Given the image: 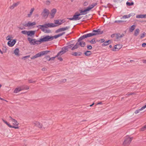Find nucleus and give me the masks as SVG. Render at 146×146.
<instances>
[{
    "instance_id": "nucleus-18",
    "label": "nucleus",
    "mask_w": 146,
    "mask_h": 146,
    "mask_svg": "<svg viewBox=\"0 0 146 146\" xmlns=\"http://www.w3.org/2000/svg\"><path fill=\"white\" fill-rule=\"evenodd\" d=\"M121 48V46L120 45H115L114 46V48L113 49V51H116L118 50Z\"/></svg>"
},
{
    "instance_id": "nucleus-12",
    "label": "nucleus",
    "mask_w": 146,
    "mask_h": 146,
    "mask_svg": "<svg viewBox=\"0 0 146 146\" xmlns=\"http://www.w3.org/2000/svg\"><path fill=\"white\" fill-rule=\"evenodd\" d=\"M47 52H48V51H42L39 53H37V54H36L35 55L36 56V58H37L38 57H40L41 56H42L43 55H45V54L47 53Z\"/></svg>"
},
{
    "instance_id": "nucleus-30",
    "label": "nucleus",
    "mask_w": 146,
    "mask_h": 146,
    "mask_svg": "<svg viewBox=\"0 0 146 146\" xmlns=\"http://www.w3.org/2000/svg\"><path fill=\"white\" fill-rule=\"evenodd\" d=\"M139 29H136L135 31L134 35L135 36H137L139 34Z\"/></svg>"
},
{
    "instance_id": "nucleus-55",
    "label": "nucleus",
    "mask_w": 146,
    "mask_h": 146,
    "mask_svg": "<svg viewBox=\"0 0 146 146\" xmlns=\"http://www.w3.org/2000/svg\"><path fill=\"white\" fill-rule=\"evenodd\" d=\"M145 129H146V125L144 126V127L141 129V130L143 131Z\"/></svg>"
},
{
    "instance_id": "nucleus-1",
    "label": "nucleus",
    "mask_w": 146,
    "mask_h": 146,
    "mask_svg": "<svg viewBox=\"0 0 146 146\" xmlns=\"http://www.w3.org/2000/svg\"><path fill=\"white\" fill-rule=\"evenodd\" d=\"M56 26L53 23H46L42 25H38L37 27L44 33H51V31L49 29H45L56 27Z\"/></svg>"
},
{
    "instance_id": "nucleus-6",
    "label": "nucleus",
    "mask_w": 146,
    "mask_h": 146,
    "mask_svg": "<svg viewBox=\"0 0 146 146\" xmlns=\"http://www.w3.org/2000/svg\"><path fill=\"white\" fill-rule=\"evenodd\" d=\"M49 13V10L46 9H44L42 12L41 15L44 18L46 19L48 17Z\"/></svg>"
},
{
    "instance_id": "nucleus-43",
    "label": "nucleus",
    "mask_w": 146,
    "mask_h": 146,
    "mask_svg": "<svg viewBox=\"0 0 146 146\" xmlns=\"http://www.w3.org/2000/svg\"><path fill=\"white\" fill-rule=\"evenodd\" d=\"M124 21H123L122 20H116L114 21V23H122L124 22Z\"/></svg>"
},
{
    "instance_id": "nucleus-8",
    "label": "nucleus",
    "mask_w": 146,
    "mask_h": 146,
    "mask_svg": "<svg viewBox=\"0 0 146 146\" xmlns=\"http://www.w3.org/2000/svg\"><path fill=\"white\" fill-rule=\"evenodd\" d=\"M41 39L42 42H47L53 40V37L50 36H44L42 38H41Z\"/></svg>"
},
{
    "instance_id": "nucleus-51",
    "label": "nucleus",
    "mask_w": 146,
    "mask_h": 146,
    "mask_svg": "<svg viewBox=\"0 0 146 146\" xmlns=\"http://www.w3.org/2000/svg\"><path fill=\"white\" fill-rule=\"evenodd\" d=\"M60 32H61L60 28L56 30V33H58Z\"/></svg>"
},
{
    "instance_id": "nucleus-34",
    "label": "nucleus",
    "mask_w": 146,
    "mask_h": 146,
    "mask_svg": "<svg viewBox=\"0 0 146 146\" xmlns=\"http://www.w3.org/2000/svg\"><path fill=\"white\" fill-rule=\"evenodd\" d=\"M70 27L69 26H67L63 28H60L61 31H64L66 30H68L69 29Z\"/></svg>"
},
{
    "instance_id": "nucleus-13",
    "label": "nucleus",
    "mask_w": 146,
    "mask_h": 146,
    "mask_svg": "<svg viewBox=\"0 0 146 146\" xmlns=\"http://www.w3.org/2000/svg\"><path fill=\"white\" fill-rule=\"evenodd\" d=\"M56 9L55 8L52 9L51 10V13H50V15L51 16V18H54L55 13L56 12Z\"/></svg>"
},
{
    "instance_id": "nucleus-46",
    "label": "nucleus",
    "mask_w": 146,
    "mask_h": 146,
    "mask_svg": "<svg viewBox=\"0 0 146 146\" xmlns=\"http://www.w3.org/2000/svg\"><path fill=\"white\" fill-rule=\"evenodd\" d=\"M87 47L88 49L89 50H91L92 48V47L90 45H88Z\"/></svg>"
},
{
    "instance_id": "nucleus-31",
    "label": "nucleus",
    "mask_w": 146,
    "mask_h": 146,
    "mask_svg": "<svg viewBox=\"0 0 146 146\" xmlns=\"http://www.w3.org/2000/svg\"><path fill=\"white\" fill-rule=\"evenodd\" d=\"M42 42L41 40V38L39 40H36L35 39V41L34 42H35V44H41V42Z\"/></svg>"
},
{
    "instance_id": "nucleus-4",
    "label": "nucleus",
    "mask_w": 146,
    "mask_h": 146,
    "mask_svg": "<svg viewBox=\"0 0 146 146\" xmlns=\"http://www.w3.org/2000/svg\"><path fill=\"white\" fill-rule=\"evenodd\" d=\"M73 45V44H71L70 45L63 47L62 48L61 50L56 55V56H61L65 53L68 50V49L72 47Z\"/></svg>"
},
{
    "instance_id": "nucleus-24",
    "label": "nucleus",
    "mask_w": 146,
    "mask_h": 146,
    "mask_svg": "<svg viewBox=\"0 0 146 146\" xmlns=\"http://www.w3.org/2000/svg\"><path fill=\"white\" fill-rule=\"evenodd\" d=\"M65 33V32H63L57 35H55L54 36H53V39L54 38L56 39V38H58V37H59L61 36H62Z\"/></svg>"
},
{
    "instance_id": "nucleus-32",
    "label": "nucleus",
    "mask_w": 146,
    "mask_h": 146,
    "mask_svg": "<svg viewBox=\"0 0 146 146\" xmlns=\"http://www.w3.org/2000/svg\"><path fill=\"white\" fill-rule=\"evenodd\" d=\"M84 54L86 56H89L91 54L92 52L90 51H87L85 52Z\"/></svg>"
},
{
    "instance_id": "nucleus-17",
    "label": "nucleus",
    "mask_w": 146,
    "mask_h": 146,
    "mask_svg": "<svg viewBox=\"0 0 146 146\" xmlns=\"http://www.w3.org/2000/svg\"><path fill=\"white\" fill-rule=\"evenodd\" d=\"M79 38L78 39V42L79 45H80L82 47H84L85 46L86 43L85 42H81V41L82 40H81L79 41Z\"/></svg>"
},
{
    "instance_id": "nucleus-49",
    "label": "nucleus",
    "mask_w": 146,
    "mask_h": 146,
    "mask_svg": "<svg viewBox=\"0 0 146 146\" xmlns=\"http://www.w3.org/2000/svg\"><path fill=\"white\" fill-rule=\"evenodd\" d=\"M30 57V55H28V56H24L22 58L23 59H24V60H25V58H29V57Z\"/></svg>"
},
{
    "instance_id": "nucleus-60",
    "label": "nucleus",
    "mask_w": 146,
    "mask_h": 146,
    "mask_svg": "<svg viewBox=\"0 0 146 146\" xmlns=\"http://www.w3.org/2000/svg\"><path fill=\"white\" fill-rule=\"evenodd\" d=\"M115 35V34H113L111 35V37L112 38H113Z\"/></svg>"
},
{
    "instance_id": "nucleus-35",
    "label": "nucleus",
    "mask_w": 146,
    "mask_h": 146,
    "mask_svg": "<svg viewBox=\"0 0 146 146\" xmlns=\"http://www.w3.org/2000/svg\"><path fill=\"white\" fill-rule=\"evenodd\" d=\"M144 15H139L136 16V17L137 18H145Z\"/></svg>"
},
{
    "instance_id": "nucleus-25",
    "label": "nucleus",
    "mask_w": 146,
    "mask_h": 146,
    "mask_svg": "<svg viewBox=\"0 0 146 146\" xmlns=\"http://www.w3.org/2000/svg\"><path fill=\"white\" fill-rule=\"evenodd\" d=\"M86 14V13L85 11H84V10H81L80 11V13H78V16H80L82 15H85Z\"/></svg>"
},
{
    "instance_id": "nucleus-47",
    "label": "nucleus",
    "mask_w": 146,
    "mask_h": 146,
    "mask_svg": "<svg viewBox=\"0 0 146 146\" xmlns=\"http://www.w3.org/2000/svg\"><path fill=\"white\" fill-rule=\"evenodd\" d=\"M145 33L144 32L140 36V38H142L143 37H144L145 35Z\"/></svg>"
},
{
    "instance_id": "nucleus-20",
    "label": "nucleus",
    "mask_w": 146,
    "mask_h": 146,
    "mask_svg": "<svg viewBox=\"0 0 146 146\" xmlns=\"http://www.w3.org/2000/svg\"><path fill=\"white\" fill-rule=\"evenodd\" d=\"M115 36L116 39H118L119 38H120L123 37L124 36V35L123 34H120L119 33H117L115 34Z\"/></svg>"
},
{
    "instance_id": "nucleus-48",
    "label": "nucleus",
    "mask_w": 146,
    "mask_h": 146,
    "mask_svg": "<svg viewBox=\"0 0 146 146\" xmlns=\"http://www.w3.org/2000/svg\"><path fill=\"white\" fill-rule=\"evenodd\" d=\"M24 86V90L25 89V90H27L29 89V87L28 86Z\"/></svg>"
},
{
    "instance_id": "nucleus-37",
    "label": "nucleus",
    "mask_w": 146,
    "mask_h": 146,
    "mask_svg": "<svg viewBox=\"0 0 146 146\" xmlns=\"http://www.w3.org/2000/svg\"><path fill=\"white\" fill-rule=\"evenodd\" d=\"M135 25H132L129 29V31L131 32H132L135 28Z\"/></svg>"
},
{
    "instance_id": "nucleus-54",
    "label": "nucleus",
    "mask_w": 146,
    "mask_h": 146,
    "mask_svg": "<svg viewBox=\"0 0 146 146\" xmlns=\"http://www.w3.org/2000/svg\"><path fill=\"white\" fill-rule=\"evenodd\" d=\"M146 46V43H144L142 44V46L143 47H145Z\"/></svg>"
},
{
    "instance_id": "nucleus-42",
    "label": "nucleus",
    "mask_w": 146,
    "mask_h": 146,
    "mask_svg": "<svg viewBox=\"0 0 146 146\" xmlns=\"http://www.w3.org/2000/svg\"><path fill=\"white\" fill-rule=\"evenodd\" d=\"M28 31H27L26 30H23L22 31L21 33H22L24 34V35H28Z\"/></svg>"
},
{
    "instance_id": "nucleus-59",
    "label": "nucleus",
    "mask_w": 146,
    "mask_h": 146,
    "mask_svg": "<svg viewBox=\"0 0 146 146\" xmlns=\"http://www.w3.org/2000/svg\"><path fill=\"white\" fill-rule=\"evenodd\" d=\"M97 5V3H94L93 4H92L93 7H94L95 6H96Z\"/></svg>"
},
{
    "instance_id": "nucleus-36",
    "label": "nucleus",
    "mask_w": 146,
    "mask_h": 146,
    "mask_svg": "<svg viewBox=\"0 0 146 146\" xmlns=\"http://www.w3.org/2000/svg\"><path fill=\"white\" fill-rule=\"evenodd\" d=\"M78 42H77L76 44L72 48V50H73L76 49H77L78 47Z\"/></svg>"
},
{
    "instance_id": "nucleus-52",
    "label": "nucleus",
    "mask_w": 146,
    "mask_h": 146,
    "mask_svg": "<svg viewBox=\"0 0 146 146\" xmlns=\"http://www.w3.org/2000/svg\"><path fill=\"white\" fill-rule=\"evenodd\" d=\"M58 59L60 61H62L63 60L62 58L61 57H58Z\"/></svg>"
},
{
    "instance_id": "nucleus-29",
    "label": "nucleus",
    "mask_w": 146,
    "mask_h": 146,
    "mask_svg": "<svg viewBox=\"0 0 146 146\" xmlns=\"http://www.w3.org/2000/svg\"><path fill=\"white\" fill-rule=\"evenodd\" d=\"M54 24H55V25H56V26H57L58 25H61L62 23L61 22H60L59 20H56L54 21Z\"/></svg>"
},
{
    "instance_id": "nucleus-58",
    "label": "nucleus",
    "mask_w": 146,
    "mask_h": 146,
    "mask_svg": "<svg viewBox=\"0 0 146 146\" xmlns=\"http://www.w3.org/2000/svg\"><path fill=\"white\" fill-rule=\"evenodd\" d=\"M99 41H101V42L102 43L103 42H104L105 40L104 39H101L100 40H99Z\"/></svg>"
},
{
    "instance_id": "nucleus-2",
    "label": "nucleus",
    "mask_w": 146,
    "mask_h": 146,
    "mask_svg": "<svg viewBox=\"0 0 146 146\" xmlns=\"http://www.w3.org/2000/svg\"><path fill=\"white\" fill-rule=\"evenodd\" d=\"M103 31H101L100 29H99L96 30H94L92 31V33L84 35L80 37L79 39V41L84 39L86 38L91 37L93 36L102 34L103 33Z\"/></svg>"
},
{
    "instance_id": "nucleus-9",
    "label": "nucleus",
    "mask_w": 146,
    "mask_h": 146,
    "mask_svg": "<svg viewBox=\"0 0 146 146\" xmlns=\"http://www.w3.org/2000/svg\"><path fill=\"white\" fill-rule=\"evenodd\" d=\"M82 18L79 17L78 15V13H76L72 17L68 18V19L71 21H78L80 19Z\"/></svg>"
},
{
    "instance_id": "nucleus-7",
    "label": "nucleus",
    "mask_w": 146,
    "mask_h": 146,
    "mask_svg": "<svg viewBox=\"0 0 146 146\" xmlns=\"http://www.w3.org/2000/svg\"><path fill=\"white\" fill-rule=\"evenodd\" d=\"M35 125L38 127L39 128H42V126H43L44 128L47 127L48 126V124L46 123H43L42 125V124H40L39 122L37 121H35L34 123Z\"/></svg>"
},
{
    "instance_id": "nucleus-33",
    "label": "nucleus",
    "mask_w": 146,
    "mask_h": 146,
    "mask_svg": "<svg viewBox=\"0 0 146 146\" xmlns=\"http://www.w3.org/2000/svg\"><path fill=\"white\" fill-rule=\"evenodd\" d=\"M7 125L9 127H11V128H14L16 129H18L19 128V127L18 126H12V125H11L8 123Z\"/></svg>"
},
{
    "instance_id": "nucleus-53",
    "label": "nucleus",
    "mask_w": 146,
    "mask_h": 146,
    "mask_svg": "<svg viewBox=\"0 0 146 146\" xmlns=\"http://www.w3.org/2000/svg\"><path fill=\"white\" fill-rule=\"evenodd\" d=\"M29 82L30 83H35V81H33L32 79L30 80H29Z\"/></svg>"
},
{
    "instance_id": "nucleus-39",
    "label": "nucleus",
    "mask_w": 146,
    "mask_h": 146,
    "mask_svg": "<svg viewBox=\"0 0 146 146\" xmlns=\"http://www.w3.org/2000/svg\"><path fill=\"white\" fill-rule=\"evenodd\" d=\"M130 17V16H129V15H123L122 17L121 18V19H127L129 18Z\"/></svg>"
},
{
    "instance_id": "nucleus-28",
    "label": "nucleus",
    "mask_w": 146,
    "mask_h": 146,
    "mask_svg": "<svg viewBox=\"0 0 146 146\" xmlns=\"http://www.w3.org/2000/svg\"><path fill=\"white\" fill-rule=\"evenodd\" d=\"M111 42V40H109L108 41L104 42L102 44V46H107L109 44H110Z\"/></svg>"
},
{
    "instance_id": "nucleus-16",
    "label": "nucleus",
    "mask_w": 146,
    "mask_h": 146,
    "mask_svg": "<svg viewBox=\"0 0 146 146\" xmlns=\"http://www.w3.org/2000/svg\"><path fill=\"white\" fill-rule=\"evenodd\" d=\"M27 39L31 45L35 44V42H34L35 41V39H32L29 37H28Z\"/></svg>"
},
{
    "instance_id": "nucleus-56",
    "label": "nucleus",
    "mask_w": 146,
    "mask_h": 146,
    "mask_svg": "<svg viewBox=\"0 0 146 146\" xmlns=\"http://www.w3.org/2000/svg\"><path fill=\"white\" fill-rule=\"evenodd\" d=\"M37 58L36 56V55H35V56H33V57H32L31 58V59H35V58Z\"/></svg>"
},
{
    "instance_id": "nucleus-40",
    "label": "nucleus",
    "mask_w": 146,
    "mask_h": 146,
    "mask_svg": "<svg viewBox=\"0 0 146 146\" xmlns=\"http://www.w3.org/2000/svg\"><path fill=\"white\" fill-rule=\"evenodd\" d=\"M89 42L92 44H94L96 42L95 38H93Z\"/></svg>"
},
{
    "instance_id": "nucleus-41",
    "label": "nucleus",
    "mask_w": 146,
    "mask_h": 146,
    "mask_svg": "<svg viewBox=\"0 0 146 146\" xmlns=\"http://www.w3.org/2000/svg\"><path fill=\"white\" fill-rule=\"evenodd\" d=\"M126 4L127 5L131 6V5H133L134 4V3L133 2H130L127 1L126 2Z\"/></svg>"
},
{
    "instance_id": "nucleus-64",
    "label": "nucleus",
    "mask_w": 146,
    "mask_h": 146,
    "mask_svg": "<svg viewBox=\"0 0 146 146\" xmlns=\"http://www.w3.org/2000/svg\"><path fill=\"white\" fill-rule=\"evenodd\" d=\"M102 102H99L97 104L98 105H99V104H102Z\"/></svg>"
},
{
    "instance_id": "nucleus-10",
    "label": "nucleus",
    "mask_w": 146,
    "mask_h": 146,
    "mask_svg": "<svg viewBox=\"0 0 146 146\" xmlns=\"http://www.w3.org/2000/svg\"><path fill=\"white\" fill-rule=\"evenodd\" d=\"M16 42V40L15 39H13L9 41L7 44L10 47L13 46Z\"/></svg>"
},
{
    "instance_id": "nucleus-19",
    "label": "nucleus",
    "mask_w": 146,
    "mask_h": 146,
    "mask_svg": "<svg viewBox=\"0 0 146 146\" xmlns=\"http://www.w3.org/2000/svg\"><path fill=\"white\" fill-rule=\"evenodd\" d=\"M145 108H146V104L142 107L140 109L136 110L135 112V113L137 114L140 111L143 110Z\"/></svg>"
},
{
    "instance_id": "nucleus-5",
    "label": "nucleus",
    "mask_w": 146,
    "mask_h": 146,
    "mask_svg": "<svg viewBox=\"0 0 146 146\" xmlns=\"http://www.w3.org/2000/svg\"><path fill=\"white\" fill-rule=\"evenodd\" d=\"M133 139V137H130L129 136H126L123 143V146H128Z\"/></svg>"
},
{
    "instance_id": "nucleus-44",
    "label": "nucleus",
    "mask_w": 146,
    "mask_h": 146,
    "mask_svg": "<svg viewBox=\"0 0 146 146\" xmlns=\"http://www.w3.org/2000/svg\"><path fill=\"white\" fill-rule=\"evenodd\" d=\"M12 38L10 36H8L6 37V39L7 40H11V38Z\"/></svg>"
},
{
    "instance_id": "nucleus-57",
    "label": "nucleus",
    "mask_w": 146,
    "mask_h": 146,
    "mask_svg": "<svg viewBox=\"0 0 146 146\" xmlns=\"http://www.w3.org/2000/svg\"><path fill=\"white\" fill-rule=\"evenodd\" d=\"M50 3V1L47 0L46 2V4L47 5H49Z\"/></svg>"
},
{
    "instance_id": "nucleus-62",
    "label": "nucleus",
    "mask_w": 146,
    "mask_h": 146,
    "mask_svg": "<svg viewBox=\"0 0 146 146\" xmlns=\"http://www.w3.org/2000/svg\"><path fill=\"white\" fill-rule=\"evenodd\" d=\"M3 121L4 122V123H5L6 124H7L8 123L7 122V121H5V120H3Z\"/></svg>"
},
{
    "instance_id": "nucleus-63",
    "label": "nucleus",
    "mask_w": 146,
    "mask_h": 146,
    "mask_svg": "<svg viewBox=\"0 0 146 146\" xmlns=\"http://www.w3.org/2000/svg\"><path fill=\"white\" fill-rule=\"evenodd\" d=\"M90 7V8H91V9H92L93 8H94L92 6V5H91L89 6Z\"/></svg>"
},
{
    "instance_id": "nucleus-61",
    "label": "nucleus",
    "mask_w": 146,
    "mask_h": 146,
    "mask_svg": "<svg viewBox=\"0 0 146 146\" xmlns=\"http://www.w3.org/2000/svg\"><path fill=\"white\" fill-rule=\"evenodd\" d=\"M0 100H3V101H4L7 102V101L6 100H4V99H3L2 98H0Z\"/></svg>"
},
{
    "instance_id": "nucleus-14",
    "label": "nucleus",
    "mask_w": 146,
    "mask_h": 146,
    "mask_svg": "<svg viewBox=\"0 0 146 146\" xmlns=\"http://www.w3.org/2000/svg\"><path fill=\"white\" fill-rule=\"evenodd\" d=\"M9 118H11L10 120L13 125H16V126H17L19 124V123L15 119L12 118L11 116L9 117Z\"/></svg>"
},
{
    "instance_id": "nucleus-45",
    "label": "nucleus",
    "mask_w": 146,
    "mask_h": 146,
    "mask_svg": "<svg viewBox=\"0 0 146 146\" xmlns=\"http://www.w3.org/2000/svg\"><path fill=\"white\" fill-rule=\"evenodd\" d=\"M58 56H56L54 57H52L50 58H49V59L48 60L49 61H50V60H54L55 58L56 57H57Z\"/></svg>"
},
{
    "instance_id": "nucleus-11",
    "label": "nucleus",
    "mask_w": 146,
    "mask_h": 146,
    "mask_svg": "<svg viewBox=\"0 0 146 146\" xmlns=\"http://www.w3.org/2000/svg\"><path fill=\"white\" fill-rule=\"evenodd\" d=\"M24 88L23 86L19 87L16 88L14 91L15 93H17L22 90H24Z\"/></svg>"
},
{
    "instance_id": "nucleus-23",
    "label": "nucleus",
    "mask_w": 146,
    "mask_h": 146,
    "mask_svg": "<svg viewBox=\"0 0 146 146\" xmlns=\"http://www.w3.org/2000/svg\"><path fill=\"white\" fill-rule=\"evenodd\" d=\"M19 49L17 48H16L14 51V53L15 55L16 56H19Z\"/></svg>"
},
{
    "instance_id": "nucleus-26",
    "label": "nucleus",
    "mask_w": 146,
    "mask_h": 146,
    "mask_svg": "<svg viewBox=\"0 0 146 146\" xmlns=\"http://www.w3.org/2000/svg\"><path fill=\"white\" fill-rule=\"evenodd\" d=\"M19 4V2H17V3H14L12 6H11L10 7V8L11 9H13L15 7L17 6Z\"/></svg>"
},
{
    "instance_id": "nucleus-15",
    "label": "nucleus",
    "mask_w": 146,
    "mask_h": 146,
    "mask_svg": "<svg viewBox=\"0 0 146 146\" xmlns=\"http://www.w3.org/2000/svg\"><path fill=\"white\" fill-rule=\"evenodd\" d=\"M35 33V31H28L27 36L32 37H34Z\"/></svg>"
},
{
    "instance_id": "nucleus-22",
    "label": "nucleus",
    "mask_w": 146,
    "mask_h": 146,
    "mask_svg": "<svg viewBox=\"0 0 146 146\" xmlns=\"http://www.w3.org/2000/svg\"><path fill=\"white\" fill-rule=\"evenodd\" d=\"M72 55L74 56H81L82 54V53L81 52H74L72 54Z\"/></svg>"
},
{
    "instance_id": "nucleus-3",
    "label": "nucleus",
    "mask_w": 146,
    "mask_h": 146,
    "mask_svg": "<svg viewBox=\"0 0 146 146\" xmlns=\"http://www.w3.org/2000/svg\"><path fill=\"white\" fill-rule=\"evenodd\" d=\"M73 45V44H71L70 45L63 47L62 48L61 50L56 55V56H61L65 53L68 50V49L72 47Z\"/></svg>"
},
{
    "instance_id": "nucleus-50",
    "label": "nucleus",
    "mask_w": 146,
    "mask_h": 146,
    "mask_svg": "<svg viewBox=\"0 0 146 146\" xmlns=\"http://www.w3.org/2000/svg\"><path fill=\"white\" fill-rule=\"evenodd\" d=\"M129 16H130V17L131 16H133L135 15L134 13H131L129 14Z\"/></svg>"
},
{
    "instance_id": "nucleus-27",
    "label": "nucleus",
    "mask_w": 146,
    "mask_h": 146,
    "mask_svg": "<svg viewBox=\"0 0 146 146\" xmlns=\"http://www.w3.org/2000/svg\"><path fill=\"white\" fill-rule=\"evenodd\" d=\"M35 10V8H31L30 10V13H29L28 14V16L29 17H30L33 13V12Z\"/></svg>"
},
{
    "instance_id": "nucleus-38",
    "label": "nucleus",
    "mask_w": 146,
    "mask_h": 146,
    "mask_svg": "<svg viewBox=\"0 0 146 146\" xmlns=\"http://www.w3.org/2000/svg\"><path fill=\"white\" fill-rule=\"evenodd\" d=\"M91 9L90 8V7L89 6H88L86 8V9H84V11H85L86 13V14H87L88 13V12Z\"/></svg>"
},
{
    "instance_id": "nucleus-21",
    "label": "nucleus",
    "mask_w": 146,
    "mask_h": 146,
    "mask_svg": "<svg viewBox=\"0 0 146 146\" xmlns=\"http://www.w3.org/2000/svg\"><path fill=\"white\" fill-rule=\"evenodd\" d=\"M35 24L36 23L35 22L31 23L30 22H29L28 23L26 24L25 25V26L26 27H29L30 26H33L34 25H35Z\"/></svg>"
}]
</instances>
